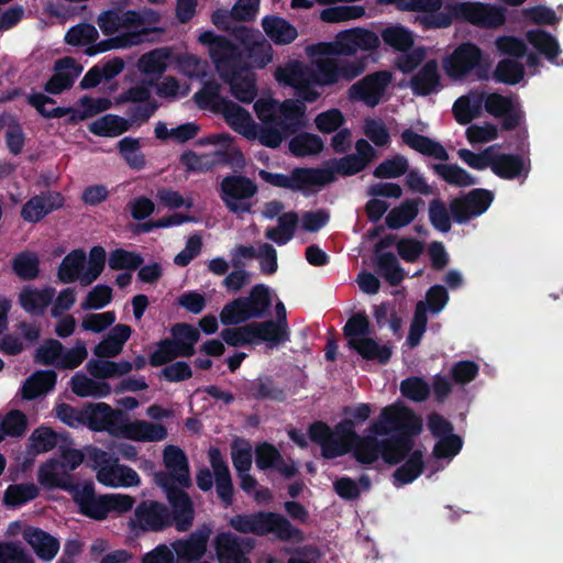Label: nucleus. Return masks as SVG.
I'll return each mask as SVG.
<instances>
[{"instance_id":"1","label":"nucleus","mask_w":563,"mask_h":563,"mask_svg":"<svg viewBox=\"0 0 563 563\" xmlns=\"http://www.w3.org/2000/svg\"><path fill=\"white\" fill-rule=\"evenodd\" d=\"M170 505L169 509L165 504L156 500H143L134 509V517L143 531H163L175 526L178 531H187L192 526L195 509L191 498L181 500L178 495L164 490Z\"/></svg>"},{"instance_id":"2","label":"nucleus","mask_w":563,"mask_h":563,"mask_svg":"<svg viewBox=\"0 0 563 563\" xmlns=\"http://www.w3.org/2000/svg\"><path fill=\"white\" fill-rule=\"evenodd\" d=\"M211 60L235 99L243 103L254 101L257 96L256 76L240 46L229 41Z\"/></svg>"},{"instance_id":"3","label":"nucleus","mask_w":563,"mask_h":563,"mask_svg":"<svg viewBox=\"0 0 563 563\" xmlns=\"http://www.w3.org/2000/svg\"><path fill=\"white\" fill-rule=\"evenodd\" d=\"M229 526L244 534L265 537L273 534L283 542L300 543L305 540L301 529L295 527L284 515L275 511L260 510L253 514L235 515L229 520Z\"/></svg>"},{"instance_id":"4","label":"nucleus","mask_w":563,"mask_h":563,"mask_svg":"<svg viewBox=\"0 0 563 563\" xmlns=\"http://www.w3.org/2000/svg\"><path fill=\"white\" fill-rule=\"evenodd\" d=\"M258 177L271 186L299 191L309 197L316 188L323 187L334 180L333 172L319 167H295L289 174L258 170Z\"/></svg>"},{"instance_id":"5","label":"nucleus","mask_w":563,"mask_h":563,"mask_svg":"<svg viewBox=\"0 0 563 563\" xmlns=\"http://www.w3.org/2000/svg\"><path fill=\"white\" fill-rule=\"evenodd\" d=\"M164 464L168 472L155 473V483L163 489L178 495L181 500L190 496L183 489L191 486L189 463L185 452L176 445H167L164 450Z\"/></svg>"},{"instance_id":"6","label":"nucleus","mask_w":563,"mask_h":563,"mask_svg":"<svg viewBox=\"0 0 563 563\" xmlns=\"http://www.w3.org/2000/svg\"><path fill=\"white\" fill-rule=\"evenodd\" d=\"M422 420L410 408L393 404L384 407L377 419L368 427V432L374 435L391 437V434L411 433L420 434Z\"/></svg>"},{"instance_id":"7","label":"nucleus","mask_w":563,"mask_h":563,"mask_svg":"<svg viewBox=\"0 0 563 563\" xmlns=\"http://www.w3.org/2000/svg\"><path fill=\"white\" fill-rule=\"evenodd\" d=\"M258 192L257 184L242 174H230L219 184V196L225 208L233 214L253 212V198Z\"/></svg>"},{"instance_id":"8","label":"nucleus","mask_w":563,"mask_h":563,"mask_svg":"<svg viewBox=\"0 0 563 563\" xmlns=\"http://www.w3.org/2000/svg\"><path fill=\"white\" fill-rule=\"evenodd\" d=\"M276 79L295 89L296 96L300 101L312 103L320 97V92L314 86H329L322 79L319 67L313 68L296 62L276 73Z\"/></svg>"},{"instance_id":"9","label":"nucleus","mask_w":563,"mask_h":563,"mask_svg":"<svg viewBox=\"0 0 563 563\" xmlns=\"http://www.w3.org/2000/svg\"><path fill=\"white\" fill-rule=\"evenodd\" d=\"M482 60V49L472 42H464L443 59L442 66L454 80L466 78L473 70H476L479 79H488V65H483Z\"/></svg>"},{"instance_id":"10","label":"nucleus","mask_w":563,"mask_h":563,"mask_svg":"<svg viewBox=\"0 0 563 563\" xmlns=\"http://www.w3.org/2000/svg\"><path fill=\"white\" fill-rule=\"evenodd\" d=\"M455 20L481 29H498L506 23V9L484 2H455L449 7Z\"/></svg>"},{"instance_id":"11","label":"nucleus","mask_w":563,"mask_h":563,"mask_svg":"<svg viewBox=\"0 0 563 563\" xmlns=\"http://www.w3.org/2000/svg\"><path fill=\"white\" fill-rule=\"evenodd\" d=\"M494 198V192L484 188H475L467 194L453 198L450 201L453 221L463 224L482 216L488 210Z\"/></svg>"},{"instance_id":"12","label":"nucleus","mask_w":563,"mask_h":563,"mask_svg":"<svg viewBox=\"0 0 563 563\" xmlns=\"http://www.w3.org/2000/svg\"><path fill=\"white\" fill-rule=\"evenodd\" d=\"M390 81L391 74L387 70H378L366 75L349 88V99L351 101H362L367 107L374 108L380 102Z\"/></svg>"},{"instance_id":"13","label":"nucleus","mask_w":563,"mask_h":563,"mask_svg":"<svg viewBox=\"0 0 563 563\" xmlns=\"http://www.w3.org/2000/svg\"><path fill=\"white\" fill-rule=\"evenodd\" d=\"M322 79L329 86L335 85L341 80L352 81L361 76L367 66V57L355 59L346 58H321L316 62Z\"/></svg>"},{"instance_id":"14","label":"nucleus","mask_w":563,"mask_h":563,"mask_svg":"<svg viewBox=\"0 0 563 563\" xmlns=\"http://www.w3.org/2000/svg\"><path fill=\"white\" fill-rule=\"evenodd\" d=\"M442 0H408L405 4V9L411 12L424 13L418 16V22L424 30L446 29L455 20V15L452 14L450 5L454 3H448L443 11Z\"/></svg>"},{"instance_id":"15","label":"nucleus","mask_w":563,"mask_h":563,"mask_svg":"<svg viewBox=\"0 0 563 563\" xmlns=\"http://www.w3.org/2000/svg\"><path fill=\"white\" fill-rule=\"evenodd\" d=\"M336 430L351 435L354 439L352 446L353 456L362 465H372L383 459V439L379 440L372 433L360 437L354 431V422L351 420H343L336 427Z\"/></svg>"},{"instance_id":"16","label":"nucleus","mask_w":563,"mask_h":563,"mask_svg":"<svg viewBox=\"0 0 563 563\" xmlns=\"http://www.w3.org/2000/svg\"><path fill=\"white\" fill-rule=\"evenodd\" d=\"M123 416V411L113 409L106 402L85 405V426L96 432L108 431L110 434L119 437Z\"/></svg>"},{"instance_id":"17","label":"nucleus","mask_w":563,"mask_h":563,"mask_svg":"<svg viewBox=\"0 0 563 563\" xmlns=\"http://www.w3.org/2000/svg\"><path fill=\"white\" fill-rule=\"evenodd\" d=\"M254 548L251 538H240L232 532H220L214 538L219 563H251L247 553Z\"/></svg>"},{"instance_id":"18","label":"nucleus","mask_w":563,"mask_h":563,"mask_svg":"<svg viewBox=\"0 0 563 563\" xmlns=\"http://www.w3.org/2000/svg\"><path fill=\"white\" fill-rule=\"evenodd\" d=\"M483 108L494 118L501 119V129L505 131L516 130L523 119L522 110L512 98L498 92L484 93Z\"/></svg>"},{"instance_id":"19","label":"nucleus","mask_w":563,"mask_h":563,"mask_svg":"<svg viewBox=\"0 0 563 563\" xmlns=\"http://www.w3.org/2000/svg\"><path fill=\"white\" fill-rule=\"evenodd\" d=\"M308 438L320 445L321 455L327 460L343 456L350 451L347 444L335 437L332 429L323 421H314L308 427Z\"/></svg>"},{"instance_id":"20","label":"nucleus","mask_w":563,"mask_h":563,"mask_svg":"<svg viewBox=\"0 0 563 563\" xmlns=\"http://www.w3.org/2000/svg\"><path fill=\"white\" fill-rule=\"evenodd\" d=\"M489 168L501 179H526L530 173L531 164L529 158H525L520 154L493 152Z\"/></svg>"},{"instance_id":"21","label":"nucleus","mask_w":563,"mask_h":563,"mask_svg":"<svg viewBox=\"0 0 563 563\" xmlns=\"http://www.w3.org/2000/svg\"><path fill=\"white\" fill-rule=\"evenodd\" d=\"M70 495L84 516L95 520H104L108 517L107 495L97 497L92 483H86L82 486L77 484Z\"/></svg>"},{"instance_id":"22","label":"nucleus","mask_w":563,"mask_h":563,"mask_svg":"<svg viewBox=\"0 0 563 563\" xmlns=\"http://www.w3.org/2000/svg\"><path fill=\"white\" fill-rule=\"evenodd\" d=\"M84 67L74 57L65 56L54 64L56 71L44 85V90L51 95H59L73 87Z\"/></svg>"},{"instance_id":"23","label":"nucleus","mask_w":563,"mask_h":563,"mask_svg":"<svg viewBox=\"0 0 563 563\" xmlns=\"http://www.w3.org/2000/svg\"><path fill=\"white\" fill-rule=\"evenodd\" d=\"M166 427L146 420L130 421L124 413L119 437L137 442H158L167 438Z\"/></svg>"},{"instance_id":"24","label":"nucleus","mask_w":563,"mask_h":563,"mask_svg":"<svg viewBox=\"0 0 563 563\" xmlns=\"http://www.w3.org/2000/svg\"><path fill=\"white\" fill-rule=\"evenodd\" d=\"M64 205V197L58 191H45L30 198L21 209V217L30 223H37Z\"/></svg>"},{"instance_id":"25","label":"nucleus","mask_w":563,"mask_h":563,"mask_svg":"<svg viewBox=\"0 0 563 563\" xmlns=\"http://www.w3.org/2000/svg\"><path fill=\"white\" fill-rule=\"evenodd\" d=\"M209 462L214 473L216 490L224 507L233 503L234 487L228 463L218 448H210L208 451Z\"/></svg>"},{"instance_id":"26","label":"nucleus","mask_w":563,"mask_h":563,"mask_svg":"<svg viewBox=\"0 0 563 563\" xmlns=\"http://www.w3.org/2000/svg\"><path fill=\"white\" fill-rule=\"evenodd\" d=\"M27 103L35 108L36 111L46 119H57L65 115H69L67 119V124L75 125L80 121L88 119L86 110H77L73 107H56L53 109H46V104H54L56 101L44 93L34 92L26 97Z\"/></svg>"},{"instance_id":"27","label":"nucleus","mask_w":563,"mask_h":563,"mask_svg":"<svg viewBox=\"0 0 563 563\" xmlns=\"http://www.w3.org/2000/svg\"><path fill=\"white\" fill-rule=\"evenodd\" d=\"M209 529H198L189 534L187 539H179L172 543V548L179 561H199L207 551Z\"/></svg>"},{"instance_id":"28","label":"nucleus","mask_w":563,"mask_h":563,"mask_svg":"<svg viewBox=\"0 0 563 563\" xmlns=\"http://www.w3.org/2000/svg\"><path fill=\"white\" fill-rule=\"evenodd\" d=\"M244 395L256 401L272 400L283 402L286 400V391L269 375H262L249 382L244 386Z\"/></svg>"},{"instance_id":"29","label":"nucleus","mask_w":563,"mask_h":563,"mask_svg":"<svg viewBox=\"0 0 563 563\" xmlns=\"http://www.w3.org/2000/svg\"><path fill=\"white\" fill-rule=\"evenodd\" d=\"M401 141L416 152L432 157L434 159L446 162L450 156L445 147L438 141L415 132L412 129H406L401 132Z\"/></svg>"},{"instance_id":"30","label":"nucleus","mask_w":563,"mask_h":563,"mask_svg":"<svg viewBox=\"0 0 563 563\" xmlns=\"http://www.w3.org/2000/svg\"><path fill=\"white\" fill-rule=\"evenodd\" d=\"M22 536L43 561H52L59 551L60 543L58 539L41 528L29 526L24 529Z\"/></svg>"},{"instance_id":"31","label":"nucleus","mask_w":563,"mask_h":563,"mask_svg":"<svg viewBox=\"0 0 563 563\" xmlns=\"http://www.w3.org/2000/svg\"><path fill=\"white\" fill-rule=\"evenodd\" d=\"M410 88L416 96L426 97L441 88V76L435 59H429L410 79Z\"/></svg>"},{"instance_id":"32","label":"nucleus","mask_w":563,"mask_h":563,"mask_svg":"<svg viewBox=\"0 0 563 563\" xmlns=\"http://www.w3.org/2000/svg\"><path fill=\"white\" fill-rule=\"evenodd\" d=\"M417 434L399 433L383 439V460L389 465H397L415 451V437Z\"/></svg>"},{"instance_id":"33","label":"nucleus","mask_w":563,"mask_h":563,"mask_svg":"<svg viewBox=\"0 0 563 563\" xmlns=\"http://www.w3.org/2000/svg\"><path fill=\"white\" fill-rule=\"evenodd\" d=\"M306 106L298 99H286L278 104V118L276 124L286 132V135H295L303 122Z\"/></svg>"},{"instance_id":"34","label":"nucleus","mask_w":563,"mask_h":563,"mask_svg":"<svg viewBox=\"0 0 563 563\" xmlns=\"http://www.w3.org/2000/svg\"><path fill=\"white\" fill-rule=\"evenodd\" d=\"M220 336L228 345L233 347L258 342H266L268 344L267 336L256 321L238 328H225L221 331Z\"/></svg>"},{"instance_id":"35","label":"nucleus","mask_w":563,"mask_h":563,"mask_svg":"<svg viewBox=\"0 0 563 563\" xmlns=\"http://www.w3.org/2000/svg\"><path fill=\"white\" fill-rule=\"evenodd\" d=\"M238 302L245 307L250 320L261 319L269 312L272 307V295L268 286L264 284H256L250 290L249 296L239 297Z\"/></svg>"},{"instance_id":"36","label":"nucleus","mask_w":563,"mask_h":563,"mask_svg":"<svg viewBox=\"0 0 563 563\" xmlns=\"http://www.w3.org/2000/svg\"><path fill=\"white\" fill-rule=\"evenodd\" d=\"M57 373L54 369H40L25 379L21 388V396L25 400H33L55 388Z\"/></svg>"},{"instance_id":"37","label":"nucleus","mask_w":563,"mask_h":563,"mask_svg":"<svg viewBox=\"0 0 563 563\" xmlns=\"http://www.w3.org/2000/svg\"><path fill=\"white\" fill-rule=\"evenodd\" d=\"M276 319L265 320L258 322L265 335L268 339L271 346L289 341L290 331L287 322L286 307L282 301H278L275 306Z\"/></svg>"},{"instance_id":"38","label":"nucleus","mask_w":563,"mask_h":563,"mask_svg":"<svg viewBox=\"0 0 563 563\" xmlns=\"http://www.w3.org/2000/svg\"><path fill=\"white\" fill-rule=\"evenodd\" d=\"M262 27L269 40L276 45H288L297 36V29L286 19L277 15H266L262 19Z\"/></svg>"},{"instance_id":"39","label":"nucleus","mask_w":563,"mask_h":563,"mask_svg":"<svg viewBox=\"0 0 563 563\" xmlns=\"http://www.w3.org/2000/svg\"><path fill=\"white\" fill-rule=\"evenodd\" d=\"M424 205L420 197L409 198L394 207L386 216L385 223L391 230L409 225L418 216L419 207Z\"/></svg>"},{"instance_id":"40","label":"nucleus","mask_w":563,"mask_h":563,"mask_svg":"<svg viewBox=\"0 0 563 563\" xmlns=\"http://www.w3.org/2000/svg\"><path fill=\"white\" fill-rule=\"evenodd\" d=\"M350 349L355 351L360 356H362V358L366 361H375L382 365L387 364L393 355L390 345H380L369 335L362 340H351Z\"/></svg>"},{"instance_id":"41","label":"nucleus","mask_w":563,"mask_h":563,"mask_svg":"<svg viewBox=\"0 0 563 563\" xmlns=\"http://www.w3.org/2000/svg\"><path fill=\"white\" fill-rule=\"evenodd\" d=\"M428 167L451 186L470 187L478 184V179L457 164L430 163Z\"/></svg>"},{"instance_id":"42","label":"nucleus","mask_w":563,"mask_h":563,"mask_svg":"<svg viewBox=\"0 0 563 563\" xmlns=\"http://www.w3.org/2000/svg\"><path fill=\"white\" fill-rule=\"evenodd\" d=\"M172 341L180 352L181 357H191L196 353L195 345L200 339V332L192 324L180 322L170 329Z\"/></svg>"},{"instance_id":"43","label":"nucleus","mask_w":563,"mask_h":563,"mask_svg":"<svg viewBox=\"0 0 563 563\" xmlns=\"http://www.w3.org/2000/svg\"><path fill=\"white\" fill-rule=\"evenodd\" d=\"M484 93L461 96L452 107L455 121L461 125L471 123L482 114Z\"/></svg>"},{"instance_id":"44","label":"nucleus","mask_w":563,"mask_h":563,"mask_svg":"<svg viewBox=\"0 0 563 563\" xmlns=\"http://www.w3.org/2000/svg\"><path fill=\"white\" fill-rule=\"evenodd\" d=\"M59 465V462L53 459L42 464L38 468L37 479L46 488H60L70 494L77 484L73 482L70 475L58 474Z\"/></svg>"},{"instance_id":"45","label":"nucleus","mask_w":563,"mask_h":563,"mask_svg":"<svg viewBox=\"0 0 563 563\" xmlns=\"http://www.w3.org/2000/svg\"><path fill=\"white\" fill-rule=\"evenodd\" d=\"M218 111L223 114L225 121L234 131L243 134V131L255 129L250 112L228 98L221 99V107Z\"/></svg>"},{"instance_id":"46","label":"nucleus","mask_w":563,"mask_h":563,"mask_svg":"<svg viewBox=\"0 0 563 563\" xmlns=\"http://www.w3.org/2000/svg\"><path fill=\"white\" fill-rule=\"evenodd\" d=\"M218 111L223 114L225 121L234 131L243 134V131L255 129L250 112L228 98L221 99V107Z\"/></svg>"},{"instance_id":"47","label":"nucleus","mask_w":563,"mask_h":563,"mask_svg":"<svg viewBox=\"0 0 563 563\" xmlns=\"http://www.w3.org/2000/svg\"><path fill=\"white\" fill-rule=\"evenodd\" d=\"M374 265L375 272L393 287L400 285L406 277L405 269L391 252L375 255Z\"/></svg>"},{"instance_id":"48","label":"nucleus","mask_w":563,"mask_h":563,"mask_svg":"<svg viewBox=\"0 0 563 563\" xmlns=\"http://www.w3.org/2000/svg\"><path fill=\"white\" fill-rule=\"evenodd\" d=\"M88 130L97 136L115 137L130 130V121L120 115L108 113L91 122Z\"/></svg>"},{"instance_id":"49","label":"nucleus","mask_w":563,"mask_h":563,"mask_svg":"<svg viewBox=\"0 0 563 563\" xmlns=\"http://www.w3.org/2000/svg\"><path fill=\"white\" fill-rule=\"evenodd\" d=\"M424 470L423 453L421 450H415L402 465L393 473V483L399 487L417 479Z\"/></svg>"},{"instance_id":"50","label":"nucleus","mask_w":563,"mask_h":563,"mask_svg":"<svg viewBox=\"0 0 563 563\" xmlns=\"http://www.w3.org/2000/svg\"><path fill=\"white\" fill-rule=\"evenodd\" d=\"M277 222V227L266 229L265 236L277 245H285L295 235L299 222L298 213L296 211L284 212L278 217Z\"/></svg>"},{"instance_id":"51","label":"nucleus","mask_w":563,"mask_h":563,"mask_svg":"<svg viewBox=\"0 0 563 563\" xmlns=\"http://www.w3.org/2000/svg\"><path fill=\"white\" fill-rule=\"evenodd\" d=\"M71 391L78 397H107L111 393V386L106 382H97L84 373H76L70 379Z\"/></svg>"},{"instance_id":"52","label":"nucleus","mask_w":563,"mask_h":563,"mask_svg":"<svg viewBox=\"0 0 563 563\" xmlns=\"http://www.w3.org/2000/svg\"><path fill=\"white\" fill-rule=\"evenodd\" d=\"M143 41V33L141 32H124L117 36L102 40L98 43L90 44L86 54L93 56L99 53H104L113 48H128L141 44Z\"/></svg>"},{"instance_id":"53","label":"nucleus","mask_w":563,"mask_h":563,"mask_svg":"<svg viewBox=\"0 0 563 563\" xmlns=\"http://www.w3.org/2000/svg\"><path fill=\"white\" fill-rule=\"evenodd\" d=\"M526 38L550 63H554L561 53L558 40L544 30H530L526 33Z\"/></svg>"},{"instance_id":"54","label":"nucleus","mask_w":563,"mask_h":563,"mask_svg":"<svg viewBox=\"0 0 563 563\" xmlns=\"http://www.w3.org/2000/svg\"><path fill=\"white\" fill-rule=\"evenodd\" d=\"M243 135L250 140H258L260 143L269 148H277L283 141L288 137L276 123H263L261 126L255 124V129L243 131Z\"/></svg>"},{"instance_id":"55","label":"nucleus","mask_w":563,"mask_h":563,"mask_svg":"<svg viewBox=\"0 0 563 563\" xmlns=\"http://www.w3.org/2000/svg\"><path fill=\"white\" fill-rule=\"evenodd\" d=\"M54 296L53 288L24 289L20 294V303L23 309L32 314L41 316L45 312Z\"/></svg>"},{"instance_id":"56","label":"nucleus","mask_w":563,"mask_h":563,"mask_svg":"<svg viewBox=\"0 0 563 563\" xmlns=\"http://www.w3.org/2000/svg\"><path fill=\"white\" fill-rule=\"evenodd\" d=\"M380 37L387 46L401 53L411 49L415 43L412 32L400 24L389 25L383 29Z\"/></svg>"},{"instance_id":"57","label":"nucleus","mask_w":563,"mask_h":563,"mask_svg":"<svg viewBox=\"0 0 563 563\" xmlns=\"http://www.w3.org/2000/svg\"><path fill=\"white\" fill-rule=\"evenodd\" d=\"M86 253L82 250H74L68 253L58 267V279L64 284H70L81 278V271L85 267Z\"/></svg>"},{"instance_id":"58","label":"nucleus","mask_w":563,"mask_h":563,"mask_svg":"<svg viewBox=\"0 0 563 563\" xmlns=\"http://www.w3.org/2000/svg\"><path fill=\"white\" fill-rule=\"evenodd\" d=\"M290 153L296 157L317 155L322 152L324 144L322 139L312 133L302 132L295 135L288 143Z\"/></svg>"},{"instance_id":"59","label":"nucleus","mask_w":563,"mask_h":563,"mask_svg":"<svg viewBox=\"0 0 563 563\" xmlns=\"http://www.w3.org/2000/svg\"><path fill=\"white\" fill-rule=\"evenodd\" d=\"M38 494L40 489L33 483L11 484L4 492L3 504L16 508L35 499Z\"/></svg>"},{"instance_id":"60","label":"nucleus","mask_w":563,"mask_h":563,"mask_svg":"<svg viewBox=\"0 0 563 563\" xmlns=\"http://www.w3.org/2000/svg\"><path fill=\"white\" fill-rule=\"evenodd\" d=\"M12 271L22 280H33L40 273V260L35 253L21 252L12 260Z\"/></svg>"},{"instance_id":"61","label":"nucleus","mask_w":563,"mask_h":563,"mask_svg":"<svg viewBox=\"0 0 563 563\" xmlns=\"http://www.w3.org/2000/svg\"><path fill=\"white\" fill-rule=\"evenodd\" d=\"M428 216L433 229L441 233L450 232L453 218L450 206L448 207L442 199L434 198L429 201Z\"/></svg>"},{"instance_id":"62","label":"nucleus","mask_w":563,"mask_h":563,"mask_svg":"<svg viewBox=\"0 0 563 563\" xmlns=\"http://www.w3.org/2000/svg\"><path fill=\"white\" fill-rule=\"evenodd\" d=\"M179 162L185 166L186 170L190 173L203 174L217 167L214 151L198 155L196 152L188 150L180 155Z\"/></svg>"},{"instance_id":"63","label":"nucleus","mask_w":563,"mask_h":563,"mask_svg":"<svg viewBox=\"0 0 563 563\" xmlns=\"http://www.w3.org/2000/svg\"><path fill=\"white\" fill-rule=\"evenodd\" d=\"M221 86L216 80H208L203 84L202 88L195 92L192 99L199 109H213L218 111L221 107L220 96Z\"/></svg>"},{"instance_id":"64","label":"nucleus","mask_w":563,"mask_h":563,"mask_svg":"<svg viewBox=\"0 0 563 563\" xmlns=\"http://www.w3.org/2000/svg\"><path fill=\"white\" fill-rule=\"evenodd\" d=\"M523 75L525 69L521 64L512 59H501L496 65L493 78L496 82L516 85L523 78Z\"/></svg>"}]
</instances>
